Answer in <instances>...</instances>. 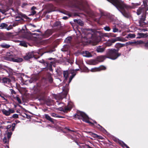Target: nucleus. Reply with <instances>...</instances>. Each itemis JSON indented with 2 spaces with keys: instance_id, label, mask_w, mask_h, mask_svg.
<instances>
[{
  "instance_id": "nucleus-63",
  "label": "nucleus",
  "mask_w": 148,
  "mask_h": 148,
  "mask_svg": "<svg viewBox=\"0 0 148 148\" xmlns=\"http://www.w3.org/2000/svg\"><path fill=\"white\" fill-rule=\"evenodd\" d=\"M0 12H1L3 14H4L6 12V11L4 10L0 9Z\"/></svg>"
},
{
  "instance_id": "nucleus-28",
  "label": "nucleus",
  "mask_w": 148,
  "mask_h": 148,
  "mask_svg": "<svg viewBox=\"0 0 148 148\" xmlns=\"http://www.w3.org/2000/svg\"><path fill=\"white\" fill-rule=\"evenodd\" d=\"M138 36L136 38H142L146 37L147 36V35L146 34H144L143 33H138Z\"/></svg>"
},
{
  "instance_id": "nucleus-43",
  "label": "nucleus",
  "mask_w": 148,
  "mask_h": 148,
  "mask_svg": "<svg viewBox=\"0 0 148 148\" xmlns=\"http://www.w3.org/2000/svg\"><path fill=\"white\" fill-rule=\"evenodd\" d=\"M88 133L90 135H92V136L94 138H97L98 136V135L95 133H93L91 132H88Z\"/></svg>"
},
{
  "instance_id": "nucleus-5",
  "label": "nucleus",
  "mask_w": 148,
  "mask_h": 148,
  "mask_svg": "<svg viewBox=\"0 0 148 148\" xmlns=\"http://www.w3.org/2000/svg\"><path fill=\"white\" fill-rule=\"evenodd\" d=\"M107 58V57L106 55L98 56L95 59L92 60V62L93 64L91 65H95V64H97L99 62H103Z\"/></svg>"
},
{
  "instance_id": "nucleus-17",
  "label": "nucleus",
  "mask_w": 148,
  "mask_h": 148,
  "mask_svg": "<svg viewBox=\"0 0 148 148\" xmlns=\"http://www.w3.org/2000/svg\"><path fill=\"white\" fill-rule=\"evenodd\" d=\"M14 57L13 55L11 54L10 52H7L6 55V59L10 61H13Z\"/></svg>"
},
{
  "instance_id": "nucleus-6",
  "label": "nucleus",
  "mask_w": 148,
  "mask_h": 148,
  "mask_svg": "<svg viewBox=\"0 0 148 148\" xmlns=\"http://www.w3.org/2000/svg\"><path fill=\"white\" fill-rule=\"evenodd\" d=\"M73 107V105L72 103H68V104L64 108L61 107L58 108V110L60 111H63L64 113H66L68 111L71 110Z\"/></svg>"
},
{
  "instance_id": "nucleus-9",
  "label": "nucleus",
  "mask_w": 148,
  "mask_h": 148,
  "mask_svg": "<svg viewBox=\"0 0 148 148\" xmlns=\"http://www.w3.org/2000/svg\"><path fill=\"white\" fill-rule=\"evenodd\" d=\"M2 112L3 114L6 116H9L11 114L15 112V111L13 109L8 108V110H6L5 109L2 110Z\"/></svg>"
},
{
  "instance_id": "nucleus-14",
  "label": "nucleus",
  "mask_w": 148,
  "mask_h": 148,
  "mask_svg": "<svg viewBox=\"0 0 148 148\" xmlns=\"http://www.w3.org/2000/svg\"><path fill=\"white\" fill-rule=\"evenodd\" d=\"M68 130L70 131V132L67 134V137L69 138H70L72 140H74L75 138L74 137V136L75 135V134H74L72 133V132H75V131L73 130H71L69 129H68Z\"/></svg>"
},
{
  "instance_id": "nucleus-13",
  "label": "nucleus",
  "mask_w": 148,
  "mask_h": 148,
  "mask_svg": "<svg viewBox=\"0 0 148 148\" xmlns=\"http://www.w3.org/2000/svg\"><path fill=\"white\" fill-rule=\"evenodd\" d=\"M146 9H145L144 7H142V6L139 7V8L137 10V14L138 15L141 14H142L143 13L146 14Z\"/></svg>"
},
{
  "instance_id": "nucleus-34",
  "label": "nucleus",
  "mask_w": 148,
  "mask_h": 148,
  "mask_svg": "<svg viewBox=\"0 0 148 148\" xmlns=\"http://www.w3.org/2000/svg\"><path fill=\"white\" fill-rule=\"evenodd\" d=\"M140 5V4L138 3H132L131 4V5H130V8H134L137 7L138 6Z\"/></svg>"
},
{
  "instance_id": "nucleus-44",
  "label": "nucleus",
  "mask_w": 148,
  "mask_h": 148,
  "mask_svg": "<svg viewBox=\"0 0 148 148\" xmlns=\"http://www.w3.org/2000/svg\"><path fill=\"white\" fill-rule=\"evenodd\" d=\"M3 69L8 73H10L12 72V70L10 69L5 68H3Z\"/></svg>"
},
{
  "instance_id": "nucleus-37",
  "label": "nucleus",
  "mask_w": 148,
  "mask_h": 148,
  "mask_svg": "<svg viewBox=\"0 0 148 148\" xmlns=\"http://www.w3.org/2000/svg\"><path fill=\"white\" fill-rule=\"evenodd\" d=\"M6 38L3 34L0 33V41L6 40Z\"/></svg>"
},
{
  "instance_id": "nucleus-54",
  "label": "nucleus",
  "mask_w": 148,
  "mask_h": 148,
  "mask_svg": "<svg viewBox=\"0 0 148 148\" xmlns=\"http://www.w3.org/2000/svg\"><path fill=\"white\" fill-rule=\"evenodd\" d=\"M16 125V124L15 123H13L12 124V131H14V129H15V125Z\"/></svg>"
},
{
  "instance_id": "nucleus-42",
  "label": "nucleus",
  "mask_w": 148,
  "mask_h": 148,
  "mask_svg": "<svg viewBox=\"0 0 148 148\" xmlns=\"http://www.w3.org/2000/svg\"><path fill=\"white\" fill-rule=\"evenodd\" d=\"M50 73H49L48 75L47 78L49 79V82L51 83L53 82V79Z\"/></svg>"
},
{
  "instance_id": "nucleus-4",
  "label": "nucleus",
  "mask_w": 148,
  "mask_h": 148,
  "mask_svg": "<svg viewBox=\"0 0 148 148\" xmlns=\"http://www.w3.org/2000/svg\"><path fill=\"white\" fill-rule=\"evenodd\" d=\"M78 114H76L74 115V117L76 118L82 119L83 121L87 123H90L93 125V123L90 121L88 120L89 117L85 113L78 111L77 112Z\"/></svg>"
},
{
  "instance_id": "nucleus-7",
  "label": "nucleus",
  "mask_w": 148,
  "mask_h": 148,
  "mask_svg": "<svg viewBox=\"0 0 148 148\" xmlns=\"http://www.w3.org/2000/svg\"><path fill=\"white\" fill-rule=\"evenodd\" d=\"M47 60L43 61L44 63L47 65H55L58 62V60L55 58H50L46 59Z\"/></svg>"
},
{
  "instance_id": "nucleus-33",
  "label": "nucleus",
  "mask_w": 148,
  "mask_h": 148,
  "mask_svg": "<svg viewBox=\"0 0 148 148\" xmlns=\"http://www.w3.org/2000/svg\"><path fill=\"white\" fill-rule=\"evenodd\" d=\"M44 115L45 116V118L48 121H50L52 123L53 122V121L52 118H51L50 116L48 114H45Z\"/></svg>"
},
{
  "instance_id": "nucleus-29",
  "label": "nucleus",
  "mask_w": 148,
  "mask_h": 148,
  "mask_svg": "<svg viewBox=\"0 0 148 148\" xmlns=\"http://www.w3.org/2000/svg\"><path fill=\"white\" fill-rule=\"evenodd\" d=\"M93 122L94 123L97 125L99 127H98V128L101 131H102L103 132H106V130H105L99 124H98L97 122L95 121H93Z\"/></svg>"
},
{
  "instance_id": "nucleus-38",
  "label": "nucleus",
  "mask_w": 148,
  "mask_h": 148,
  "mask_svg": "<svg viewBox=\"0 0 148 148\" xmlns=\"http://www.w3.org/2000/svg\"><path fill=\"white\" fill-rule=\"evenodd\" d=\"M69 72L67 71H64L63 75L64 77L66 79H67L69 76Z\"/></svg>"
},
{
  "instance_id": "nucleus-19",
  "label": "nucleus",
  "mask_w": 148,
  "mask_h": 148,
  "mask_svg": "<svg viewBox=\"0 0 148 148\" xmlns=\"http://www.w3.org/2000/svg\"><path fill=\"white\" fill-rule=\"evenodd\" d=\"M82 54L84 56L86 57H90L92 56L91 53L88 51H83L82 52Z\"/></svg>"
},
{
  "instance_id": "nucleus-64",
  "label": "nucleus",
  "mask_w": 148,
  "mask_h": 148,
  "mask_svg": "<svg viewBox=\"0 0 148 148\" xmlns=\"http://www.w3.org/2000/svg\"><path fill=\"white\" fill-rule=\"evenodd\" d=\"M3 141L5 143H7V139L5 137L3 138Z\"/></svg>"
},
{
  "instance_id": "nucleus-45",
  "label": "nucleus",
  "mask_w": 148,
  "mask_h": 148,
  "mask_svg": "<svg viewBox=\"0 0 148 148\" xmlns=\"http://www.w3.org/2000/svg\"><path fill=\"white\" fill-rule=\"evenodd\" d=\"M15 99L16 100H17V101H18V102L19 103V104L21 103H22L19 97H18V96H16L15 97Z\"/></svg>"
},
{
  "instance_id": "nucleus-51",
  "label": "nucleus",
  "mask_w": 148,
  "mask_h": 148,
  "mask_svg": "<svg viewBox=\"0 0 148 148\" xmlns=\"http://www.w3.org/2000/svg\"><path fill=\"white\" fill-rule=\"evenodd\" d=\"M116 41H123V39L120 37H117L116 38Z\"/></svg>"
},
{
  "instance_id": "nucleus-20",
  "label": "nucleus",
  "mask_w": 148,
  "mask_h": 148,
  "mask_svg": "<svg viewBox=\"0 0 148 148\" xmlns=\"http://www.w3.org/2000/svg\"><path fill=\"white\" fill-rule=\"evenodd\" d=\"M2 82L5 84H9L11 82V80L9 78L4 77L2 79Z\"/></svg>"
},
{
  "instance_id": "nucleus-40",
  "label": "nucleus",
  "mask_w": 148,
  "mask_h": 148,
  "mask_svg": "<svg viewBox=\"0 0 148 148\" xmlns=\"http://www.w3.org/2000/svg\"><path fill=\"white\" fill-rule=\"evenodd\" d=\"M71 39L72 38L71 37H68L64 41L67 43H70L71 42Z\"/></svg>"
},
{
  "instance_id": "nucleus-55",
  "label": "nucleus",
  "mask_w": 148,
  "mask_h": 148,
  "mask_svg": "<svg viewBox=\"0 0 148 148\" xmlns=\"http://www.w3.org/2000/svg\"><path fill=\"white\" fill-rule=\"evenodd\" d=\"M10 91L11 92V93L12 94H16V92L13 89H10Z\"/></svg>"
},
{
  "instance_id": "nucleus-1",
  "label": "nucleus",
  "mask_w": 148,
  "mask_h": 148,
  "mask_svg": "<svg viewBox=\"0 0 148 148\" xmlns=\"http://www.w3.org/2000/svg\"><path fill=\"white\" fill-rule=\"evenodd\" d=\"M114 5L125 17L130 16V6L127 5L121 0H108Z\"/></svg>"
},
{
  "instance_id": "nucleus-52",
  "label": "nucleus",
  "mask_w": 148,
  "mask_h": 148,
  "mask_svg": "<svg viewBox=\"0 0 148 148\" xmlns=\"http://www.w3.org/2000/svg\"><path fill=\"white\" fill-rule=\"evenodd\" d=\"M21 45L22 46H23L25 47H27V45L26 44V43L25 42H22L20 43Z\"/></svg>"
},
{
  "instance_id": "nucleus-21",
  "label": "nucleus",
  "mask_w": 148,
  "mask_h": 148,
  "mask_svg": "<svg viewBox=\"0 0 148 148\" xmlns=\"http://www.w3.org/2000/svg\"><path fill=\"white\" fill-rule=\"evenodd\" d=\"M61 22L60 21H56L53 24L52 26L53 27H57L58 30L60 29L61 27Z\"/></svg>"
},
{
  "instance_id": "nucleus-47",
  "label": "nucleus",
  "mask_w": 148,
  "mask_h": 148,
  "mask_svg": "<svg viewBox=\"0 0 148 148\" xmlns=\"http://www.w3.org/2000/svg\"><path fill=\"white\" fill-rule=\"evenodd\" d=\"M112 43L111 41L110 40L108 41L106 43V45L107 46H110L112 45Z\"/></svg>"
},
{
  "instance_id": "nucleus-60",
  "label": "nucleus",
  "mask_w": 148,
  "mask_h": 148,
  "mask_svg": "<svg viewBox=\"0 0 148 148\" xmlns=\"http://www.w3.org/2000/svg\"><path fill=\"white\" fill-rule=\"evenodd\" d=\"M27 5H28L26 3H23L21 5V7L22 8H24V7H26Z\"/></svg>"
},
{
  "instance_id": "nucleus-16",
  "label": "nucleus",
  "mask_w": 148,
  "mask_h": 148,
  "mask_svg": "<svg viewBox=\"0 0 148 148\" xmlns=\"http://www.w3.org/2000/svg\"><path fill=\"white\" fill-rule=\"evenodd\" d=\"M114 141H117L121 145V146L123 148L126 147L127 148H130V147L127 146L126 144L124 143L122 141L119 140V139L116 138L115 140H114Z\"/></svg>"
},
{
  "instance_id": "nucleus-12",
  "label": "nucleus",
  "mask_w": 148,
  "mask_h": 148,
  "mask_svg": "<svg viewBox=\"0 0 148 148\" xmlns=\"http://www.w3.org/2000/svg\"><path fill=\"white\" fill-rule=\"evenodd\" d=\"M129 45H130V41L127 42L124 44L118 43H117L115 45V47L116 48H117V49H118L119 50L120 48L124 46H126Z\"/></svg>"
},
{
  "instance_id": "nucleus-48",
  "label": "nucleus",
  "mask_w": 148,
  "mask_h": 148,
  "mask_svg": "<svg viewBox=\"0 0 148 148\" xmlns=\"http://www.w3.org/2000/svg\"><path fill=\"white\" fill-rule=\"evenodd\" d=\"M18 115L17 114H13L12 115V117H11V118H15V119L17 118H18Z\"/></svg>"
},
{
  "instance_id": "nucleus-30",
  "label": "nucleus",
  "mask_w": 148,
  "mask_h": 148,
  "mask_svg": "<svg viewBox=\"0 0 148 148\" xmlns=\"http://www.w3.org/2000/svg\"><path fill=\"white\" fill-rule=\"evenodd\" d=\"M143 3L144 5V7L147 10H148V0H143Z\"/></svg>"
},
{
  "instance_id": "nucleus-57",
  "label": "nucleus",
  "mask_w": 148,
  "mask_h": 148,
  "mask_svg": "<svg viewBox=\"0 0 148 148\" xmlns=\"http://www.w3.org/2000/svg\"><path fill=\"white\" fill-rule=\"evenodd\" d=\"M21 15L22 17H23L24 18H25L26 19H27L28 18H29L27 16H26V15H25V14H22Z\"/></svg>"
},
{
  "instance_id": "nucleus-25",
  "label": "nucleus",
  "mask_w": 148,
  "mask_h": 148,
  "mask_svg": "<svg viewBox=\"0 0 148 148\" xmlns=\"http://www.w3.org/2000/svg\"><path fill=\"white\" fill-rule=\"evenodd\" d=\"M74 21L78 24L79 25L82 26L84 25L83 22L80 19H74Z\"/></svg>"
},
{
  "instance_id": "nucleus-26",
  "label": "nucleus",
  "mask_w": 148,
  "mask_h": 148,
  "mask_svg": "<svg viewBox=\"0 0 148 148\" xmlns=\"http://www.w3.org/2000/svg\"><path fill=\"white\" fill-rule=\"evenodd\" d=\"M80 65H79V68L82 70L81 72H87L89 71V69L88 68L86 67L85 65H83V67L82 68L80 67L79 66Z\"/></svg>"
},
{
  "instance_id": "nucleus-2",
  "label": "nucleus",
  "mask_w": 148,
  "mask_h": 148,
  "mask_svg": "<svg viewBox=\"0 0 148 148\" xmlns=\"http://www.w3.org/2000/svg\"><path fill=\"white\" fill-rule=\"evenodd\" d=\"M119 49H108L106 52V55L107 58L112 60H115L117 59L121 55V53L118 52Z\"/></svg>"
},
{
  "instance_id": "nucleus-35",
  "label": "nucleus",
  "mask_w": 148,
  "mask_h": 148,
  "mask_svg": "<svg viewBox=\"0 0 148 148\" xmlns=\"http://www.w3.org/2000/svg\"><path fill=\"white\" fill-rule=\"evenodd\" d=\"M113 32L114 33L117 32H119V29L117 28L116 25L114 24L112 26Z\"/></svg>"
},
{
  "instance_id": "nucleus-36",
  "label": "nucleus",
  "mask_w": 148,
  "mask_h": 148,
  "mask_svg": "<svg viewBox=\"0 0 148 148\" xmlns=\"http://www.w3.org/2000/svg\"><path fill=\"white\" fill-rule=\"evenodd\" d=\"M36 9V8L33 6L31 8V15H34L36 14V12L35 10Z\"/></svg>"
},
{
  "instance_id": "nucleus-23",
  "label": "nucleus",
  "mask_w": 148,
  "mask_h": 148,
  "mask_svg": "<svg viewBox=\"0 0 148 148\" xmlns=\"http://www.w3.org/2000/svg\"><path fill=\"white\" fill-rule=\"evenodd\" d=\"M8 25L5 23H2L0 24V27L1 29H6L7 30L10 29L11 28L8 27Z\"/></svg>"
},
{
  "instance_id": "nucleus-32",
  "label": "nucleus",
  "mask_w": 148,
  "mask_h": 148,
  "mask_svg": "<svg viewBox=\"0 0 148 148\" xmlns=\"http://www.w3.org/2000/svg\"><path fill=\"white\" fill-rule=\"evenodd\" d=\"M1 47L2 48L8 49L10 47V45L6 43H3L0 45Z\"/></svg>"
},
{
  "instance_id": "nucleus-22",
  "label": "nucleus",
  "mask_w": 148,
  "mask_h": 148,
  "mask_svg": "<svg viewBox=\"0 0 148 148\" xmlns=\"http://www.w3.org/2000/svg\"><path fill=\"white\" fill-rule=\"evenodd\" d=\"M143 43V42L141 40H140L139 41H130V45H137L140 44H142Z\"/></svg>"
},
{
  "instance_id": "nucleus-50",
  "label": "nucleus",
  "mask_w": 148,
  "mask_h": 148,
  "mask_svg": "<svg viewBox=\"0 0 148 148\" xmlns=\"http://www.w3.org/2000/svg\"><path fill=\"white\" fill-rule=\"evenodd\" d=\"M12 134V133L11 132H8L7 134V136L8 138H9L11 137V135Z\"/></svg>"
},
{
  "instance_id": "nucleus-31",
  "label": "nucleus",
  "mask_w": 148,
  "mask_h": 148,
  "mask_svg": "<svg viewBox=\"0 0 148 148\" xmlns=\"http://www.w3.org/2000/svg\"><path fill=\"white\" fill-rule=\"evenodd\" d=\"M23 60V59L21 58L15 57L14 58L12 61L17 62H22Z\"/></svg>"
},
{
  "instance_id": "nucleus-46",
  "label": "nucleus",
  "mask_w": 148,
  "mask_h": 148,
  "mask_svg": "<svg viewBox=\"0 0 148 148\" xmlns=\"http://www.w3.org/2000/svg\"><path fill=\"white\" fill-rule=\"evenodd\" d=\"M49 41L48 40H44L42 41V44L44 45H45L49 42Z\"/></svg>"
},
{
  "instance_id": "nucleus-53",
  "label": "nucleus",
  "mask_w": 148,
  "mask_h": 148,
  "mask_svg": "<svg viewBox=\"0 0 148 148\" xmlns=\"http://www.w3.org/2000/svg\"><path fill=\"white\" fill-rule=\"evenodd\" d=\"M0 96L1 98H3V99H4V100H7V99L5 97V96H4V95H3V94L1 93H0Z\"/></svg>"
},
{
  "instance_id": "nucleus-59",
  "label": "nucleus",
  "mask_w": 148,
  "mask_h": 148,
  "mask_svg": "<svg viewBox=\"0 0 148 148\" xmlns=\"http://www.w3.org/2000/svg\"><path fill=\"white\" fill-rule=\"evenodd\" d=\"M144 46L148 49V40L144 43Z\"/></svg>"
},
{
  "instance_id": "nucleus-41",
  "label": "nucleus",
  "mask_w": 148,
  "mask_h": 148,
  "mask_svg": "<svg viewBox=\"0 0 148 148\" xmlns=\"http://www.w3.org/2000/svg\"><path fill=\"white\" fill-rule=\"evenodd\" d=\"M63 93H64V95L65 96H66L68 93V91H69V90L68 89H65V88L63 87Z\"/></svg>"
},
{
  "instance_id": "nucleus-62",
  "label": "nucleus",
  "mask_w": 148,
  "mask_h": 148,
  "mask_svg": "<svg viewBox=\"0 0 148 148\" xmlns=\"http://www.w3.org/2000/svg\"><path fill=\"white\" fill-rule=\"evenodd\" d=\"M61 50L63 51H68L67 48H63L61 49Z\"/></svg>"
},
{
  "instance_id": "nucleus-8",
  "label": "nucleus",
  "mask_w": 148,
  "mask_h": 148,
  "mask_svg": "<svg viewBox=\"0 0 148 148\" xmlns=\"http://www.w3.org/2000/svg\"><path fill=\"white\" fill-rule=\"evenodd\" d=\"M146 14L143 13L142 14L140 18L139 21V25L141 27H144L147 24V23L145 22L146 20Z\"/></svg>"
},
{
  "instance_id": "nucleus-27",
  "label": "nucleus",
  "mask_w": 148,
  "mask_h": 148,
  "mask_svg": "<svg viewBox=\"0 0 148 148\" xmlns=\"http://www.w3.org/2000/svg\"><path fill=\"white\" fill-rule=\"evenodd\" d=\"M47 66L46 67L43 68L42 69L41 71H43L44 70H49L50 71H53V69H52V65H46Z\"/></svg>"
},
{
  "instance_id": "nucleus-56",
  "label": "nucleus",
  "mask_w": 148,
  "mask_h": 148,
  "mask_svg": "<svg viewBox=\"0 0 148 148\" xmlns=\"http://www.w3.org/2000/svg\"><path fill=\"white\" fill-rule=\"evenodd\" d=\"M51 116L53 117H58V115L55 113H53L51 114Z\"/></svg>"
},
{
  "instance_id": "nucleus-58",
  "label": "nucleus",
  "mask_w": 148,
  "mask_h": 148,
  "mask_svg": "<svg viewBox=\"0 0 148 148\" xmlns=\"http://www.w3.org/2000/svg\"><path fill=\"white\" fill-rule=\"evenodd\" d=\"M136 35L134 34H130V38H133L135 37Z\"/></svg>"
},
{
  "instance_id": "nucleus-10",
  "label": "nucleus",
  "mask_w": 148,
  "mask_h": 148,
  "mask_svg": "<svg viewBox=\"0 0 148 148\" xmlns=\"http://www.w3.org/2000/svg\"><path fill=\"white\" fill-rule=\"evenodd\" d=\"M79 69H71L69 70V73L71 74V75L70 76L69 80V83L71 82L72 80L73 79V78L76 75V72L77 71H78Z\"/></svg>"
},
{
  "instance_id": "nucleus-24",
  "label": "nucleus",
  "mask_w": 148,
  "mask_h": 148,
  "mask_svg": "<svg viewBox=\"0 0 148 148\" xmlns=\"http://www.w3.org/2000/svg\"><path fill=\"white\" fill-rule=\"evenodd\" d=\"M105 49L103 47H102L101 46H99L97 47L96 48V51L97 52L101 53L103 52L105 50Z\"/></svg>"
},
{
  "instance_id": "nucleus-15",
  "label": "nucleus",
  "mask_w": 148,
  "mask_h": 148,
  "mask_svg": "<svg viewBox=\"0 0 148 148\" xmlns=\"http://www.w3.org/2000/svg\"><path fill=\"white\" fill-rule=\"evenodd\" d=\"M53 33V32L52 30L51 29H47L44 34H43L42 36L43 37L47 38L50 36Z\"/></svg>"
},
{
  "instance_id": "nucleus-61",
  "label": "nucleus",
  "mask_w": 148,
  "mask_h": 148,
  "mask_svg": "<svg viewBox=\"0 0 148 148\" xmlns=\"http://www.w3.org/2000/svg\"><path fill=\"white\" fill-rule=\"evenodd\" d=\"M110 40L111 41L112 44H113V43H114L116 41V38H115L114 39H112V40Z\"/></svg>"
},
{
  "instance_id": "nucleus-18",
  "label": "nucleus",
  "mask_w": 148,
  "mask_h": 148,
  "mask_svg": "<svg viewBox=\"0 0 148 148\" xmlns=\"http://www.w3.org/2000/svg\"><path fill=\"white\" fill-rule=\"evenodd\" d=\"M34 56L33 53H28L26 54V55L23 57L24 59L26 60H28Z\"/></svg>"
},
{
  "instance_id": "nucleus-39",
  "label": "nucleus",
  "mask_w": 148,
  "mask_h": 148,
  "mask_svg": "<svg viewBox=\"0 0 148 148\" xmlns=\"http://www.w3.org/2000/svg\"><path fill=\"white\" fill-rule=\"evenodd\" d=\"M49 8H51V10L50 11L49 10H48L46 12V13H49L53 11H54L53 10H54V7L52 4H49Z\"/></svg>"
},
{
  "instance_id": "nucleus-49",
  "label": "nucleus",
  "mask_w": 148,
  "mask_h": 148,
  "mask_svg": "<svg viewBox=\"0 0 148 148\" xmlns=\"http://www.w3.org/2000/svg\"><path fill=\"white\" fill-rule=\"evenodd\" d=\"M104 29L106 31H110L111 29L110 27L108 26H106L105 27H104Z\"/></svg>"
},
{
  "instance_id": "nucleus-11",
  "label": "nucleus",
  "mask_w": 148,
  "mask_h": 148,
  "mask_svg": "<svg viewBox=\"0 0 148 148\" xmlns=\"http://www.w3.org/2000/svg\"><path fill=\"white\" fill-rule=\"evenodd\" d=\"M106 69V67L103 65H100L98 67H95L92 68L91 71L92 72L99 71L101 70H105Z\"/></svg>"
},
{
  "instance_id": "nucleus-3",
  "label": "nucleus",
  "mask_w": 148,
  "mask_h": 148,
  "mask_svg": "<svg viewBox=\"0 0 148 148\" xmlns=\"http://www.w3.org/2000/svg\"><path fill=\"white\" fill-rule=\"evenodd\" d=\"M63 2L69 6L79 8L82 5V2L79 0H64Z\"/></svg>"
}]
</instances>
